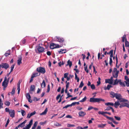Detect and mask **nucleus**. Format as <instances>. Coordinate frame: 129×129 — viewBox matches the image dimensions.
<instances>
[{
	"instance_id": "nucleus-1",
	"label": "nucleus",
	"mask_w": 129,
	"mask_h": 129,
	"mask_svg": "<svg viewBox=\"0 0 129 129\" xmlns=\"http://www.w3.org/2000/svg\"><path fill=\"white\" fill-rule=\"evenodd\" d=\"M115 97L118 100H119V101L126 102V103H125V105H129V101L126 99L122 98V96L120 94L117 93Z\"/></svg>"
},
{
	"instance_id": "nucleus-2",
	"label": "nucleus",
	"mask_w": 129,
	"mask_h": 129,
	"mask_svg": "<svg viewBox=\"0 0 129 129\" xmlns=\"http://www.w3.org/2000/svg\"><path fill=\"white\" fill-rule=\"evenodd\" d=\"M56 40V41L60 43H61V45H62L61 46H62L63 45H66L64 43L65 41L64 39L62 37L56 36L55 37Z\"/></svg>"
},
{
	"instance_id": "nucleus-3",
	"label": "nucleus",
	"mask_w": 129,
	"mask_h": 129,
	"mask_svg": "<svg viewBox=\"0 0 129 129\" xmlns=\"http://www.w3.org/2000/svg\"><path fill=\"white\" fill-rule=\"evenodd\" d=\"M90 102H99L100 101H104L105 100L101 98H91L90 99Z\"/></svg>"
},
{
	"instance_id": "nucleus-4",
	"label": "nucleus",
	"mask_w": 129,
	"mask_h": 129,
	"mask_svg": "<svg viewBox=\"0 0 129 129\" xmlns=\"http://www.w3.org/2000/svg\"><path fill=\"white\" fill-rule=\"evenodd\" d=\"M37 71L39 73L42 74H44L46 72L45 69L44 67H40L37 68Z\"/></svg>"
},
{
	"instance_id": "nucleus-5",
	"label": "nucleus",
	"mask_w": 129,
	"mask_h": 129,
	"mask_svg": "<svg viewBox=\"0 0 129 129\" xmlns=\"http://www.w3.org/2000/svg\"><path fill=\"white\" fill-rule=\"evenodd\" d=\"M61 47L58 44H55L54 43H51L50 45V48L52 49L55 48H59Z\"/></svg>"
},
{
	"instance_id": "nucleus-6",
	"label": "nucleus",
	"mask_w": 129,
	"mask_h": 129,
	"mask_svg": "<svg viewBox=\"0 0 129 129\" xmlns=\"http://www.w3.org/2000/svg\"><path fill=\"white\" fill-rule=\"evenodd\" d=\"M120 102L119 100H118L117 101L115 102V103L114 104L113 103L111 102H108L105 103V105H121L120 103L121 102Z\"/></svg>"
},
{
	"instance_id": "nucleus-7",
	"label": "nucleus",
	"mask_w": 129,
	"mask_h": 129,
	"mask_svg": "<svg viewBox=\"0 0 129 129\" xmlns=\"http://www.w3.org/2000/svg\"><path fill=\"white\" fill-rule=\"evenodd\" d=\"M1 67L2 68H4L5 69H7L9 67V66L8 64L7 63H2L0 65Z\"/></svg>"
},
{
	"instance_id": "nucleus-8",
	"label": "nucleus",
	"mask_w": 129,
	"mask_h": 129,
	"mask_svg": "<svg viewBox=\"0 0 129 129\" xmlns=\"http://www.w3.org/2000/svg\"><path fill=\"white\" fill-rule=\"evenodd\" d=\"M45 48L43 47H41L40 46H38L37 49H35V50L36 52L37 50L39 53L43 52H44Z\"/></svg>"
},
{
	"instance_id": "nucleus-9",
	"label": "nucleus",
	"mask_w": 129,
	"mask_h": 129,
	"mask_svg": "<svg viewBox=\"0 0 129 129\" xmlns=\"http://www.w3.org/2000/svg\"><path fill=\"white\" fill-rule=\"evenodd\" d=\"M7 80V77H5L4 80L2 84V85L3 86H4L5 88H6L8 85V83L6 81Z\"/></svg>"
},
{
	"instance_id": "nucleus-10",
	"label": "nucleus",
	"mask_w": 129,
	"mask_h": 129,
	"mask_svg": "<svg viewBox=\"0 0 129 129\" xmlns=\"http://www.w3.org/2000/svg\"><path fill=\"white\" fill-rule=\"evenodd\" d=\"M32 124V119H31L29 123L25 127H24L23 129H29L31 127Z\"/></svg>"
},
{
	"instance_id": "nucleus-11",
	"label": "nucleus",
	"mask_w": 129,
	"mask_h": 129,
	"mask_svg": "<svg viewBox=\"0 0 129 129\" xmlns=\"http://www.w3.org/2000/svg\"><path fill=\"white\" fill-rule=\"evenodd\" d=\"M26 97L27 99L28 100V101L30 103H31L32 101L31 99V97L29 93H27L26 94Z\"/></svg>"
},
{
	"instance_id": "nucleus-12",
	"label": "nucleus",
	"mask_w": 129,
	"mask_h": 129,
	"mask_svg": "<svg viewBox=\"0 0 129 129\" xmlns=\"http://www.w3.org/2000/svg\"><path fill=\"white\" fill-rule=\"evenodd\" d=\"M22 57L21 55L19 56L18 57V59L17 60V64L19 66L20 65V64L22 63Z\"/></svg>"
},
{
	"instance_id": "nucleus-13",
	"label": "nucleus",
	"mask_w": 129,
	"mask_h": 129,
	"mask_svg": "<svg viewBox=\"0 0 129 129\" xmlns=\"http://www.w3.org/2000/svg\"><path fill=\"white\" fill-rule=\"evenodd\" d=\"M11 111L9 112L10 116L12 118L14 117L15 116V111L14 110L11 109Z\"/></svg>"
},
{
	"instance_id": "nucleus-14",
	"label": "nucleus",
	"mask_w": 129,
	"mask_h": 129,
	"mask_svg": "<svg viewBox=\"0 0 129 129\" xmlns=\"http://www.w3.org/2000/svg\"><path fill=\"white\" fill-rule=\"evenodd\" d=\"M119 72V71H117L115 73H113L112 75L113 77L114 78H117L118 77V74Z\"/></svg>"
},
{
	"instance_id": "nucleus-15",
	"label": "nucleus",
	"mask_w": 129,
	"mask_h": 129,
	"mask_svg": "<svg viewBox=\"0 0 129 129\" xmlns=\"http://www.w3.org/2000/svg\"><path fill=\"white\" fill-rule=\"evenodd\" d=\"M26 120H25L24 122L19 125L18 126V127L19 128L20 127H23L24 126L25 124V123H26Z\"/></svg>"
},
{
	"instance_id": "nucleus-16",
	"label": "nucleus",
	"mask_w": 129,
	"mask_h": 129,
	"mask_svg": "<svg viewBox=\"0 0 129 129\" xmlns=\"http://www.w3.org/2000/svg\"><path fill=\"white\" fill-rule=\"evenodd\" d=\"M79 116L80 117H83L86 115V113L83 111H80L79 112Z\"/></svg>"
},
{
	"instance_id": "nucleus-17",
	"label": "nucleus",
	"mask_w": 129,
	"mask_h": 129,
	"mask_svg": "<svg viewBox=\"0 0 129 129\" xmlns=\"http://www.w3.org/2000/svg\"><path fill=\"white\" fill-rule=\"evenodd\" d=\"M117 93H115L113 91H111L110 92V94L111 96V97L112 98H114L115 96V95H116Z\"/></svg>"
},
{
	"instance_id": "nucleus-18",
	"label": "nucleus",
	"mask_w": 129,
	"mask_h": 129,
	"mask_svg": "<svg viewBox=\"0 0 129 129\" xmlns=\"http://www.w3.org/2000/svg\"><path fill=\"white\" fill-rule=\"evenodd\" d=\"M118 82L119 84L121 86L123 87H125V86L124 83V82H121V79L118 80Z\"/></svg>"
},
{
	"instance_id": "nucleus-19",
	"label": "nucleus",
	"mask_w": 129,
	"mask_h": 129,
	"mask_svg": "<svg viewBox=\"0 0 129 129\" xmlns=\"http://www.w3.org/2000/svg\"><path fill=\"white\" fill-rule=\"evenodd\" d=\"M105 82L106 83H109L110 84H112L113 82L110 79H106L105 80Z\"/></svg>"
},
{
	"instance_id": "nucleus-20",
	"label": "nucleus",
	"mask_w": 129,
	"mask_h": 129,
	"mask_svg": "<svg viewBox=\"0 0 129 129\" xmlns=\"http://www.w3.org/2000/svg\"><path fill=\"white\" fill-rule=\"evenodd\" d=\"M59 54H62V53H64L66 52V49H60L59 51H58Z\"/></svg>"
},
{
	"instance_id": "nucleus-21",
	"label": "nucleus",
	"mask_w": 129,
	"mask_h": 129,
	"mask_svg": "<svg viewBox=\"0 0 129 129\" xmlns=\"http://www.w3.org/2000/svg\"><path fill=\"white\" fill-rule=\"evenodd\" d=\"M112 87V86L110 84H108L107 85V87H106V86L104 88V89L105 90H109L110 88Z\"/></svg>"
},
{
	"instance_id": "nucleus-22",
	"label": "nucleus",
	"mask_w": 129,
	"mask_h": 129,
	"mask_svg": "<svg viewBox=\"0 0 129 129\" xmlns=\"http://www.w3.org/2000/svg\"><path fill=\"white\" fill-rule=\"evenodd\" d=\"M47 111V108H46L44 112L40 114V115H45L46 114Z\"/></svg>"
},
{
	"instance_id": "nucleus-23",
	"label": "nucleus",
	"mask_w": 129,
	"mask_h": 129,
	"mask_svg": "<svg viewBox=\"0 0 129 129\" xmlns=\"http://www.w3.org/2000/svg\"><path fill=\"white\" fill-rule=\"evenodd\" d=\"M98 113L99 115H102L105 117V116H106L105 115V112H104L103 111H99L98 112Z\"/></svg>"
},
{
	"instance_id": "nucleus-24",
	"label": "nucleus",
	"mask_w": 129,
	"mask_h": 129,
	"mask_svg": "<svg viewBox=\"0 0 129 129\" xmlns=\"http://www.w3.org/2000/svg\"><path fill=\"white\" fill-rule=\"evenodd\" d=\"M106 124H98V127L99 128H104L106 125Z\"/></svg>"
},
{
	"instance_id": "nucleus-25",
	"label": "nucleus",
	"mask_w": 129,
	"mask_h": 129,
	"mask_svg": "<svg viewBox=\"0 0 129 129\" xmlns=\"http://www.w3.org/2000/svg\"><path fill=\"white\" fill-rule=\"evenodd\" d=\"M46 86V83L45 81L43 80L42 83L41 84V86L42 88H44Z\"/></svg>"
},
{
	"instance_id": "nucleus-26",
	"label": "nucleus",
	"mask_w": 129,
	"mask_h": 129,
	"mask_svg": "<svg viewBox=\"0 0 129 129\" xmlns=\"http://www.w3.org/2000/svg\"><path fill=\"white\" fill-rule=\"evenodd\" d=\"M40 75V74L39 73H34L33 74V78L35 77H36L37 76H39Z\"/></svg>"
},
{
	"instance_id": "nucleus-27",
	"label": "nucleus",
	"mask_w": 129,
	"mask_h": 129,
	"mask_svg": "<svg viewBox=\"0 0 129 129\" xmlns=\"http://www.w3.org/2000/svg\"><path fill=\"white\" fill-rule=\"evenodd\" d=\"M105 117L106 118L109 120L112 121V122L114 120V119L113 117H109L107 116H105Z\"/></svg>"
},
{
	"instance_id": "nucleus-28",
	"label": "nucleus",
	"mask_w": 129,
	"mask_h": 129,
	"mask_svg": "<svg viewBox=\"0 0 129 129\" xmlns=\"http://www.w3.org/2000/svg\"><path fill=\"white\" fill-rule=\"evenodd\" d=\"M122 42H124L125 41H126V40H127L126 38V36L125 35H123V37H122Z\"/></svg>"
},
{
	"instance_id": "nucleus-29",
	"label": "nucleus",
	"mask_w": 129,
	"mask_h": 129,
	"mask_svg": "<svg viewBox=\"0 0 129 129\" xmlns=\"http://www.w3.org/2000/svg\"><path fill=\"white\" fill-rule=\"evenodd\" d=\"M118 80L117 79H116L115 80L113 84V85H117L119 83Z\"/></svg>"
},
{
	"instance_id": "nucleus-30",
	"label": "nucleus",
	"mask_w": 129,
	"mask_h": 129,
	"mask_svg": "<svg viewBox=\"0 0 129 129\" xmlns=\"http://www.w3.org/2000/svg\"><path fill=\"white\" fill-rule=\"evenodd\" d=\"M16 89V88L15 87H13L12 89V90L11 93H11L12 94V95H13L14 94L15 92V90Z\"/></svg>"
},
{
	"instance_id": "nucleus-31",
	"label": "nucleus",
	"mask_w": 129,
	"mask_h": 129,
	"mask_svg": "<svg viewBox=\"0 0 129 129\" xmlns=\"http://www.w3.org/2000/svg\"><path fill=\"white\" fill-rule=\"evenodd\" d=\"M125 47H129V42L127 41V40H126L125 42Z\"/></svg>"
},
{
	"instance_id": "nucleus-32",
	"label": "nucleus",
	"mask_w": 129,
	"mask_h": 129,
	"mask_svg": "<svg viewBox=\"0 0 129 129\" xmlns=\"http://www.w3.org/2000/svg\"><path fill=\"white\" fill-rule=\"evenodd\" d=\"M68 65H69L70 67H71L72 65V63L71 61L69 60L67 62Z\"/></svg>"
},
{
	"instance_id": "nucleus-33",
	"label": "nucleus",
	"mask_w": 129,
	"mask_h": 129,
	"mask_svg": "<svg viewBox=\"0 0 129 129\" xmlns=\"http://www.w3.org/2000/svg\"><path fill=\"white\" fill-rule=\"evenodd\" d=\"M38 122L37 121H36L35 122L33 126V129H35L36 128L37 124Z\"/></svg>"
},
{
	"instance_id": "nucleus-34",
	"label": "nucleus",
	"mask_w": 129,
	"mask_h": 129,
	"mask_svg": "<svg viewBox=\"0 0 129 129\" xmlns=\"http://www.w3.org/2000/svg\"><path fill=\"white\" fill-rule=\"evenodd\" d=\"M75 79L77 80V82H78L79 80V78L77 77V74L76 73H75Z\"/></svg>"
},
{
	"instance_id": "nucleus-35",
	"label": "nucleus",
	"mask_w": 129,
	"mask_h": 129,
	"mask_svg": "<svg viewBox=\"0 0 129 129\" xmlns=\"http://www.w3.org/2000/svg\"><path fill=\"white\" fill-rule=\"evenodd\" d=\"M100 53H99L98 54V59H99L100 58L101 59H102V57H104V54H103L102 55V57L100 58Z\"/></svg>"
},
{
	"instance_id": "nucleus-36",
	"label": "nucleus",
	"mask_w": 129,
	"mask_h": 129,
	"mask_svg": "<svg viewBox=\"0 0 129 129\" xmlns=\"http://www.w3.org/2000/svg\"><path fill=\"white\" fill-rule=\"evenodd\" d=\"M15 66V64H13L11 66V70L10 71V72H11L13 71Z\"/></svg>"
},
{
	"instance_id": "nucleus-37",
	"label": "nucleus",
	"mask_w": 129,
	"mask_h": 129,
	"mask_svg": "<svg viewBox=\"0 0 129 129\" xmlns=\"http://www.w3.org/2000/svg\"><path fill=\"white\" fill-rule=\"evenodd\" d=\"M84 85V84L83 83V82L82 81H81L79 86V87L82 88L83 86Z\"/></svg>"
},
{
	"instance_id": "nucleus-38",
	"label": "nucleus",
	"mask_w": 129,
	"mask_h": 129,
	"mask_svg": "<svg viewBox=\"0 0 129 129\" xmlns=\"http://www.w3.org/2000/svg\"><path fill=\"white\" fill-rule=\"evenodd\" d=\"M87 99L86 97L85 96L84 98L82 100L79 101L80 102H84L86 101Z\"/></svg>"
},
{
	"instance_id": "nucleus-39",
	"label": "nucleus",
	"mask_w": 129,
	"mask_h": 129,
	"mask_svg": "<svg viewBox=\"0 0 129 129\" xmlns=\"http://www.w3.org/2000/svg\"><path fill=\"white\" fill-rule=\"evenodd\" d=\"M114 117L117 120L119 121L121 120V118L120 117L115 116Z\"/></svg>"
},
{
	"instance_id": "nucleus-40",
	"label": "nucleus",
	"mask_w": 129,
	"mask_h": 129,
	"mask_svg": "<svg viewBox=\"0 0 129 129\" xmlns=\"http://www.w3.org/2000/svg\"><path fill=\"white\" fill-rule=\"evenodd\" d=\"M54 125L56 126H60L61 124L57 122H56L54 124Z\"/></svg>"
},
{
	"instance_id": "nucleus-41",
	"label": "nucleus",
	"mask_w": 129,
	"mask_h": 129,
	"mask_svg": "<svg viewBox=\"0 0 129 129\" xmlns=\"http://www.w3.org/2000/svg\"><path fill=\"white\" fill-rule=\"evenodd\" d=\"M50 90V86L49 84H48L47 86V89L46 92H49Z\"/></svg>"
},
{
	"instance_id": "nucleus-42",
	"label": "nucleus",
	"mask_w": 129,
	"mask_h": 129,
	"mask_svg": "<svg viewBox=\"0 0 129 129\" xmlns=\"http://www.w3.org/2000/svg\"><path fill=\"white\" fill-rule=\"evenodd\" d=\"M87 65L84 67V70L87 73H88V70L87 69Z\"/></svg>"
},
{
	"instance_id": "nucleus-43",
	"label": "nucleus",
	"mask_w": 129,
	"mask_h": 129,
	"mask_svg": "<svg viewBox=\"0 0 129 129\" xmlns=\"http://www.w3.org/2000/svg\"><path fill=\"white\" fill-rule=\"evenodd\" d=\"M68 73H66L64 74V78H66L68 77Z\"/></svg>"
},
{
	"instance_id": "nucleus-44",
	"label": "nucleus",
	"mask_w": 129,
	"mask_h": 129,
	"mask_svg": "<svg viewBox=\"0 0 129 129\" xmlns=\"http://www.w3.org/2000/svg\"><path fill=\"white\" fill-rule=\"evenodd\" d=\"M21 113L22 116H24L25 114V112L24 110H22L21 111Z\"/></svg>"
},
{
	"instance_id": "nucleus-45",
	"label": "nucleus",
	"mask_w": 129,
	"mask_h": 129,
	"mask_svg": "<svg viewBox=\"0 0 129 129\" xmlns=\"http://www.w3.org/2000/svg\"><path fill=\"white\" fill-rule=\"evenodd\" d=\"M75 125L74 124H67V126L68 127H74Z\"/></svg>"
},
{
	"instance_id": "nucleus-46",
	"label": "nucleus",
	"mask_w": 129,
	"mask_h": 129,
	"mask_svg": "<svg viewBox=\"0 0 129 129\" xmlns=\"http://www.w3.org/2000/svg\"><path fill=\"white\" fill-rule=\"evenodd\" d=\"M91 88L92 89H94L95 88V87L94 85V84H92L90 85Z\"/></svg>"
},
{
	"instance_id": "nucleus-47",
	"label": "nucleus",
	"mask_w": 129,
	"mask_h": 129,
	"mask_svg": "<svg viewBox=\"0 0 129 129\" xmlns=\"http://www.w3.org/2000/svg\"><path fill=\"white\" fill-rule=\"evenodd\" d=\"M94 119L93 118H91V120H88V123L90 124L92 123V120H94Z\"/></svg>"
},
{
	"instance_id": "nucleus-48",
	"label": "nucleus",
	"mask_w": 129,
	"mask_h": 129,
	"mask_svg": "<svg viewBox=\"0 0 129 129\" xmlns=\"http://www.w3.org/2000/svg\"><path fill=\"white\" fill-rule=\"evenodd\" d=\"M11 109L10 110L8 108H6L5 109V110L6 112H8L9 113V112L11 111Z\"/></svg>"
},
{
	"instance_id": "nucleus-49",
	"label": "nucleus",
	"mask_w": 129,
	"mask_h": 129,
	"mask_svg": "<svg viewBox=\"0 0 129 129\" xmlns=\"http://www.w3.org/2000/svg\"><path fill=\"white\" fill-rule=\"evenodd\" d=\"M111 107L109 106V107H107V108L105 110L108 111L111 110Z\"/></svg>"
},
{
	"instance_id": "nucleus-50",
	"label": "nucleus",
	"mask_w": 129,
	"mask_h": 129,
	"mask_svg": "<svg viewBox=\"0 0 129 129\" xmlns=\"http://www.w3.org/2000/svg\"><path fill=\"white\" fill-rule=\"evenodd\" d=\"M29 93H32V85H31L30 86V90H29Z\"/></svg>"
},
{
	"instance_id": "nucleus-51",
	"label": "nucleus",
	"mask_w": 129,
	"mask_h": 129,
	"mask_svg": "<svg viewBox=\"0 0 129 129\" xmlns=\"http://www.w3.org/2000/svg\"><path fill=\"white\" fill-rule=\"evenodd\" d=\"M115 58H116V66H117L118 62V59L117 56V55H116Z\"/></svg>"
},
{
	"instance_id": "nucleus-52",
	"label": "nucleus",
	"mask_w": 129,
	"mask_h": 129,
	"mask_svg": "<svg viewBox=\"0 0 129 129\" xmlns=\"http://www.w3.org/2000/svg\"><path fill=\"white\" fill-rule=\"evenodd\" d=\"M112 62V58H110V61L109 62V64H110V66H111Z\"/></svg>"
},
{
	"instance_id": "nucleus-53",
	"label": "nucleus",
	"mask_w": 129,
	"mask_h": 129,
	"mask_svg": "<svg viewBox=\"0 0 129 129\" xmlns=\"http://www.w3.org/2000/svg\"><path fill=\"white\" fill-rule=\"evenodd\" d=\"M113 50H112L110 51L109 52H108L107 53V54L109 55H110L111 54L113 53Z\"/></svg>"
},
{
	"instance_id": "nucleus-54",
	"label": "nucleus",
	"mask_w": 129,
	"mask_h": 129,
	"mask_svg": "<svg viewBox=\"0 0 129 129\" xmlns=\"http://www.w3.org/2000/svg\"><path fill=\"white\" fill-rule=\"evenodd\" d=\"M32 116V112L30 114H28L27 115V117L28 118H29Z\"/></svg>"
},
{
	"instance_id": "nucleus-55",
	"label": "nucleus",
	"mask_w": 129,
	"mask_h": 129,
	"mask_svg": "<svg viewBox=\"0 0 129 129\" xmlns=\"http://www.w3.org/2000/svg\"><path fill=\"white\" fill-rule=\"evenodd\" d=\"M79 104V102H74L72 103L70 105H75L76 104Z\"/></svg>"
},
{
	"instance_id": "nucleus-56",
	"label": "nucleus",
	"mask_w": 129,
	"mask_h": 129,
	"mask_svg": "<svg viewBox=\"0 0 129 129\" xmlns=\"http://www.w3.org/2000/svg\"><path fill=\"white\" fill-rule=\"evenodd\" d=\"M40 99H38L36 97H34L33 99V100L35 101H37Z\"/></svg>"
},
{
	"instance_id": "nucleus-57",
	"label": "nucleus",
	"mask_w": 129,
	"mask_h": 129,
	"mask_svg": "<svg viewBox=\"0 0 129 129\" xmlns=\"http://www.w3.org/2000/svg\"><path fill=\"white\" fill-rule=\"evenodd\" d=\"M5 105H10V103L8 101H6L5 103Z\"/></svg>"
},
{
	"instance_id": "nucleus-58",
	"label": "nucleus",
	"mask_w": 129,
	"mask_h": 129,
	"mask_svg": "<svg viewBox=\"0 0 129 129\" xmlns=\"http://www.w3.org/2000/svg\"><path fill=\"white\" fill-rule=\"evenodd\" d=\"M66 117L67 118H72V116L70 115H67V116H66Z\"/></svg>"
},
{
	"instance_id": "nucleus-59",
	"label": "nucleus",
	"mask_w": 129,
	"mask_h": 129,
	"mask_svg": "<svg viewBox=\"0 0 129 129\" xmlns=\"http://www.w3.org/2000/svg\"><path fill=\"white\" fill-rule=\"evenodd\" d=\"M22 43L23 44H24L26 42V40L25 39H23L22 41Z\"/></svg>"
},
{
	"instance_id": "nucleus-60",
	"label": "nucleus",
	"mask_w": 129,
	"mask_h": 129,
	"mask_svg": "<svg viewBox=\"0 0 129 129\" xmlns=\"http://www.w3.org/2000/svg\"><path fill=\"white\" fill-rule=\"evenodd\" d=\"M70 85V83L68 82V83L66 84V88H68Z\"/></svg>"
},
{
	"instance_id": "nucleus-61",
	"label": "nucleus",
	"mask_w": 129,
	"mask_h": 129,
	"mask_svg": "<svg viewBox=\"0 0 129 129\" xmlns=\"http://www.w3.org/2000/svg\"><path fill=\"white\" fill-rule=\"evenodd\" d=\"M47 54L48 55L50 56L51 55V53L50 52L48 51L47 52Z\"/></svg>"
},
{
	"instance_id": "nucleus-62",
	"label": "nucleus",
	"mask_w": 129,
	"mask_h": 129,
	"mask_svg": "<svg viewBox=\"0 0 129 129\" xmlns=\"http://www.w3.org/2000/svg\"><path fill=\"white\" fill-rule=\"evenodd\" d=\"M117 71V68H114L113 71V73H115Z\"/></svg>"
},
{
	"instance_id": "nucleus-63",
	"label": "nucleus",
	"mask_w": 129,
	"mask_h": 129,
	"mask_svg": "<svg viewBox=\"0 0 129 129\" xmlns=\"http://www.w3.org/2000/svg\"><path fill=\"white\" fill-rule=\"evenodd\" d=\"M60 96H61V95L60 94H59V95H58L56 98V99L57 100H58L59 99V98L60 97Z\"/></svg>"
},
{
	"instance_id": "nucleus-64",
	"label": "nucleus",
	"mask_w": 129,
	"mask_h": 129,
	"mask_svg": "<svg viewBox=\"0 0 129 129\" xmlns=\"http://www.w3.org/2000/svg\"><path fill=\"white\" fill-rule=\"evenodd\" d=\"M76 108H77V109L78 110H81L82 109V108L80 107H79V106L77 107Z\"/></svg>"
}]
</instances>
